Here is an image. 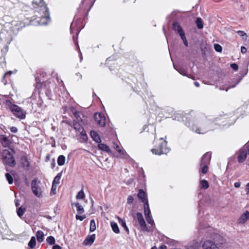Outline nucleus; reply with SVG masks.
I'll use <instances>...</instances> for the list:
<instances>
[{
  "mask_svg": "<svg viewBox=\"0 0 249 249\" xmlns=\"http://www.w3.org/2000/svg\"><path fill=\"white\" fill-rule=\"evenodd\" d=\"M6 105L15 116L20 119L25 118L26 112L21 107L16 105L12 104L10 101H7Z\"/></svg>",
  "mask_w": 249,
  "mask_h": 249,
  "instance_id": "f257e3e1",
  "label": "nucleus"
},
{
  "mask_svg": "<svg viewBox=\"0 0 249 249\" xmlns=\"http://www.w3.org/2000/svg\"><path fill=\"white\" fill-rule=\"evenodd\" d=\"M1 155L4 163L8 164L11 167H13L15 165V160L14 159L13 155L8 150H3Z\"/></svg>",
  "mask_w": 249,
  "mask_h": 249,
  "instance_id": "f03ea898",
  "label": "nucleus"
},
{
  "mask_svg": "<svg viewBox=\"0 0 249 249\" xmlns=\"http://www.w3.org/2000/svg\"><path fill=\"white\" fill-rule=\"evenodd\" d=\"M40 182L36 179H34L31 183L32 190L33 194L38 197L42 196V190L39 186Z\"/></svg>",
  "mask_w": 249,
  "mask_h": 249,
  "instance_id": "7ed1b4c3",
  "label": "nucleus"
},
{
  "mask_svg": "<svg viewBox=\"0 0 249 249\" xmlns=\"http://www.w3.org/2000/svg\"><path fill=\"white\" fill-rule=\"evenodd\" d=\"M74 129L81 135L84 140L87 139V136L82 126L77 122L74 121L72 124Z\"/></svg>",
  "mask_w": 249,
  "mask_h": 249,
  "instance_id": "20e7f679",
  "label": "nucleus"
},
{
  "mask_svg": "<svg viewBox=\"0 0 249 249\" xmlns=\"http://www.w3.org/2000/svg\"><path fill=\"white\" fill-rule=\"evenodd\" d=\"M94 119L96 123L101 126H104L106 124V118L104 114L100 113H96L94 115Z\"/></svg>",
  "mask_w": 249,
  "mask_h": 249,
  "instance_id": "39448f33",
  "label": "nucleus"
},
{
  "mask_svg": "<svg viewBox=\"0 0 249 249\" xmlns=\"http://www.w3.org/2000/svg\"><path fill=\"white\" fill-rule=\"evenodd\" d=\"M136 218L137 219L139 225L141 227L142 229L144 231H147V228L146 227V225L142 214L140 213H137L136 214Z\"/></svg>",
  "mask_w": 249,
  "mask_h": 249,
  "instance_id": "423d86ee",
  "label": "nucleus"
},
{
  "mask_svg": "<svg viewBox=\"0 0 249 249\" xmlns=\"http://www.w3.org/2000/svg\"><path fill=\"white\" fill-rule=\"evenodd\" d=\"M248 153L247 150L243 149H241L237 157L238 161L239 163L243 162L247 159Z\"/></svg>",
  "mask_w": 249,
  "mask_h": 249,
  "instance_id": "0eeeda50",
  "label": "nucleus"
},
{
  "mask_svg": "<svg viewBox=\"0 0 249 249\" xmlns=\"http://www.w3.org/2000/svg\"><path fill=\"white\" fill-rule=\"evenodd\" d=\"M113 147L118 152L121 158H125L127 157V155L125 152L117 143L113 142Z\"/></svg>",
  "mask_w": 249,
  "mask_h": 249,
  "instance_id": "6e6552de",
  "label": "nucleus"
},
{
  "mask_svg": "<svg viewBox=\"0 0 249 249\" xmlns=\"http://www.w3.org/2000/svg\"><path fill=\"white\" fill-rule=\"evenodd\" d=\"M249 220V212L246 211L244 213L238 220V222L239 224H244L247 220Z\"/></svg>",
  "mask_w": 249,
  "mask_h": 249,
  "instance_id": "1a4fd4ad",
  "label": "nucleus"
},
{
  "mask_svg": "<svg viewBox=\"0 0 249 249\" xmlns=\"http://www.w3.org/2000/svg\"><path fill=\"white\" fill-rule=\"evenodd\" d=\"M95 239V235L93 234L91 235H88L83 242L85 246H90L92 244Z\"/></svg>",
  "mask_w": 249,
  "mask_h": 249,
  "instance_id": "9d476101",
  "label": "nucleus"
},
{
  "mask_svg": "<svg viewBox=\"0 0 249 249\" xmlns=\"http://www.w3.org/2000/svg\"><path fill=\"white\" fill-rule=\"evenodd\" d=\"M0 142L5 147H9L11 144V141L5 135H0Z\"/></svg>",
  "mask_w": 249,
  "mask_h": 249,
  "instance_id": "9b49d317",
  "label": "nucleus"
},
{
  "mask_svg": "<svg viewBox=\"0 0 249 249\" xmlns=\"http://www.w3.org/2000/svg\"><path fill=\"white\" fill-rule=\"evenodd\" d=\"M151 152L153 154H155V155H161L163 154H166V149L165 148L161 147V148H154L152 149L151 150Z\"/></svg>",
  "mask_w": 249,
  "mask_h": 249,
  "instance_id": "f8f14e48",
  "label": "nucleus"
},
{
  "mask_svg": "<svg viewBox=\"0 0 249 249\" xmlns=\"http://www.w3.org/2000/svg\"><path fill=\"white\" fill-rule=\"evenodd\" d=\"M173 28L175 31L177 32L179 34L180 36H181L182 35H185L182 28L178 23H174L173 24Z\"/></svg>",
  "mask_w": 249,
  "mask_h": 249,
  "instance_id": "ddd939ff",
  "label": "nucleus"
},
{
  "mask_svg": "<svg viewBox=\"0 0 249 249\" xmlns=\"http://www.w3.org/2000/svg\"><path fill=\"white\" fill-rule=\"evenodd\" d=\"M138 197L140 199L142 200V202H144V204L146 201H148L146 194L142 189L139 190V192L138 194Z\"/></svg>",
  "mask_w": 249,
  "mask_h": 249,
  "instance_id": "4468645a",
  "label": "nucleus"
},
{
  "mask_svg": "<svg viewBox=\"0 0 249 249\" xmlns=\"http://www.w3.org/2000/svg\"><path fill=\"white\" fill-rule=\"evenodd\" d=\"M215 246V243L210 241H206L202 245L203 249H213Z\"/></svg>",
  "mask_w": 249,
  "mask_h": 249,
  "instance_id": "2eb2a0df",
  "label": "nucleus"
},
{
  "mask_svg": "<svg viewBox=\"0 0 249 249\" xmlns=\"http://www.w3.org/2000/svg\"><path fill=\"white\" fill-rule=\"evenodd\" d=\"M98 147L99 149L108 153H110L111 152V151L108 146L104 143H101V142H99Z\"/></svg>",
  "mask_w": 249,
  "mask_h": 249,
  "instance_id": "dca6fc26",
  "label": "nucleus"
},
{
  "mask_svg": "<svg viewBox=\"0 0 249 249\" xmlns=\"http://www.w3.org/2000/svg\"><path fill=\"white\" fill-rule=\"evenodd\" d=\"M211 160V154L209 153L205 154L202 159L201 164H206L210 162Z\"/></svg>",
  "mask_w": 249,
  "mask_h": 249,
  "instance_id": "f3484780",
  "label": "nucleus"
},
{
  "mask_svg": "<svg viewBox=\"0 0 249 249\" xmlns=\"http://www.w3.org/2000/svg\"><path fill=\"white\" fill-rule=\"evenodd\" d=\"M72 205L75 207L78 213L81 214L84 212L83 207L79 202L72 203Z\"/></svg>",
  "mask_w": 249,
  "mask_h": 249,
  "instance_id": "a211bd4d",
  "label": "nucleus"
},
{
  "mask_svg": "<svg viewBox=\"0 0 249 249\" xmlns=\"http://www.w3.org/2000/svg\"><path fill=\"white\" fill-rule=\"evenodd\" d=\"M90 136L92 139L96 142L99 143L101 142L100 137L95 131H91Z\"/></svg>",
  "mask_w": 249,
  "mask_h": 249,
  "instance_id": "6ab92c4d",
  "label": "nucleus"
},
{
  "mask_svg": "<svg viewBox=\"0 0 249 249\" xmlns=\"http://www.w3.org/2000/svg\"><path fill=\"white\" fill-rule=\"evenodd\" d=\"M144 212L145 216L151 215V212L148 201H146L145 203L144 204Z\"/></svg>",
  "mask_w": 249,
  "mask_h": 249,
  "instance_id": "aec40b11",
  "label": "nucleus"
},
{
  "mask_svg": "<svg viewBox=\"0 0 249 249\" xmlns=\"http://www.w3.org/2000/svg\"><path fill=\"white\" fill-rule=\"evenodd\" d=\"M21 163L23 167H28L29 166V162L26 156H22L20 159Z\"/></svg>",
  "mask_w": 249,
  "mask_h": 249,
  "instance_id": "412c9836",
  "label": "nucleus"
},
{
  "mask_svg": "<svg viewBox=\"0 0 249 249\" xmlns=\"http://www.w3.org/2000/svg\"><path fill=\"white\" fill-rule=\"evenodd\" d=\"M37 240L39 242H41L43 240L44 233L41 231H38L36 233Z\"/></svg>",
  "mask_w": 249,
  "mask_h": 249,
  "instance_id": "4be33fe9",
  "label": "nucleus"
},
{
  "mask_svg": "<svg viewBox=\"0 0 249 249\" xmlns=\"http://www.w3.org/2000/svg\"><path fill=\"white\" fill-rule=\"evenodd\" d=\"M110 225L113 231L116 233H119L120 230L116 223L114 222H110Z\"/></svg>",
  "mask_w": 249,
  "mask_h": 249,
  "instance_id": "5701e85b",
  "label": "nucleus"
},
{
  "mask_svg": "<svg viewBox=\"0 0 249 249\" xmlns=\"http://www.w3.org/2000/svg\"><path fill=\"white\" fill-rule=\"evenodd\" d=\"M65 162V157L63 155H60L57 159V163L59 165L62 166L64 164Z\"/></svg>",
  "mask_w": 249,
  "mask_h": 249,
  "instance_id": "b1692460",
  "label": "nucleus"
},
{
  "mask_svg": "<svg viewBox=\"0 0 249 249\" xmlns=\"http://www.w3.org/2000/svg\"><path fill=\"white\" fill-rule=\"evenodd\" d=\"M36 245V241L35 237L33 236L29 242L28 243V246L31 248H34Z\"/></svg>",
  "mask_w": 249,
  "mask_h": 249,
  "instance_id": "393cba45",
  "label": "nucleus"
},
{
  "mask_svg": "<svg viewBox=\"0 0 249 249\" xmlns=\"http://www.w3.org/2000/svg\"><path fill=\"white\" fill-rule=\"evenodd\" d=\"M117 218L118 219V222L120 223V224L121 225L122 227H123L127 231H128V228L126 225L125 220L121 219L119 217H117Z\"/></svg>",
  "mask_w": 249,
  "mask_h": 249,
  "instance_id": "a878e982",
  "label": "nucleus"
},
{
  "mask_svg": "<svg viewBox=\"0 0 249 249\" xmlns=\"http://www.w3.org/2000/svg\"><path fill=\"white\" fill-rule=\"evenodd\" d=\"M85 195L83 190L80 191L76 195V198L77 199H83L85 198Z\"/></svg>",
  "mask_w": 249,
  "mask_h": 249,
  "instance_id": "bb28decb",
  "label": "nucleus"
},
{
  "mask_svg": "<svg viewBox=\"0 0 249 249\" xmlns=\"http://www.w3.org/2000/svg\"><path fill=\"white\" fill-rule=\"evenodd\" d=\"M196 23L198 29H202L203 27L202 20L201 18H198L196 19Z\"/></svg>",
  "mask_w": 249,
  "mask_h": 249,
  "instance_id": "cd10ccee",
  "label": "nucleus"
},
{
  "mask_svg": "<svg viewBox=\"0 0 249 249\" xmlns=\"http://www.w3.org/2000/svg\"><path fill=\"white\" fill-rule=\"evenodd\" d=\"M96 230V224L95 221L92 219L90 221V229L89 230L91 232L94 231Z\"/></svg>",
  "mask_w": 249,
  "mask_h": 249,
  "instance_id": "c85d7f7f",
  "label": "nucleus"
},
{
  "mask_svg": "<svg viewBox=\"0 0 249 249\" xmlns=\"http://www.w3.org/2000/svg\"><path fill=\"white\" fill-rule=\"evenodd\" d=\"M61 178V175L58 174L54 178L53 184L57 185L59 183L60 179Z\"/></svg>",
  "mask_w": 249,
  "mask_h": 249,
  "instance_id": "c756f323",
  "label": "nucleus"
},
{
  "mask_svg": "<svg viewBox=\"0 0 249 249\" xmlns=\"http://www.w3.org/2000/svg\"><path fill=\"white\" fill-rule=\"evenodd\" d=\"M200 185L201 187L204 189H207L209 187V183L206 180H202L200 181Z\"/></svg>",
  "mask_w": 249,
  "mask_h": 249,
  "instance_id": "7c9ffc66",
  "label": "nucleus"
},
{
  "mask_svg": "<svg viewBox=\"0 0 249 249\" xmlns=\"http://www.w3.org/2000/svg\"><path fill=\"white\" fill-rule=\"evenodd\" d=\"M46 240L50 245H54L55 244V239L52 236L48 237Z\"/></svg>",
  "mask_w": 249,
  "mask_h": 249,
  "instance_id": "2f4dec72",
  "label": "nucleus"
},
{
  "mask_svg": "<svg viewBox=\"0 0 249 249\" xmlns=\"http://www.w3.org/2000/svg\"><path fill=\"white\" fill-rule=\"evenodd\" d=\"M5 177L7 180V181H8L9 183V184H12L13 182V178H12V177L11 176V175L9 174V173H6L5 174Z\"/></svg>",
  "mask_w": 249,
  "mask_h": 249,
  "instance_id": "473e14b6",
  "label": "nucleus"
},
{
  "mask_svg": "<svg viewBox=\"0 0 249 249\" xmlns=\"http://www.w3.org/2000/svg\"><path fill=\"white\" fill-rule=\"evenodd\" d=\"M25 212V209H22L21 207L18 208L17 211L18 215L21 217L24 214Z\"/></svg>",
  "mask_w": 249,
  "mask_h": 249,
  "instance_id": "72a5a7b5",
  "label": "nucleus"
},
{
  "mask_svg": "<svg viewBox=\"0 0 249 249\" xmlns=\"http://www.w3.org/2000/svg\"><path fill=\"white\" fill-rule=\"evenodd\" d=\"M146 219L147 222L151 225L154 224V220H153L152 216L151 215L146 216Z\"/></svg>",
  "mask_w": 249,
  "mask_h": 249,
  "instance_id": "f704fd0d",
  "label": "nucleus"
},
{
  "mask_svg": "<svg viewBox=\"0 0 249 249\" xmlns=\"http://www.w3.org/2000/svg\"><path fill=\"white\" fill-rule=\"evenodd\" d=\"M214 48L216 52H221L222 51V47L218 44H214Z\"/></svg>",
  "mask_w": 249,
  "mask_h": 249,
  "instance_id": "c9c22d12",
  "label": "nucleus"
},
{
  "mask_svg": "<svg viewBox=\"0 0 249 249\" xmlns=\"http://www.w3.org/2000/svg\"><path fill=\"white\" fill-rule=\"evenodd\" d=\"M201 165H203V167L201 168V172L203 174H206L207 172L208 169L207 165H206V164H201Z\"/></svg>",
  "mask_w": 249,
  "mask_h": 249,
  "instance_id": "e433bc0d",
  "label": "nucleus"
},
{
  "mask_svg": "<svg viewBox=\"0 0 249 249\" xmlns=\"http://www.w3.org/2000/svg\"><path fill=\"white\" fill-rule=\"evenodd\" d=\"M180 37H181V39L182 40L184 45L186 46H188V44L187 39L185 37V35H182L181 36H180Z\"/></svg>",
  "mask_w": 249,
  "mask_h": 249,
  "instance_id": "4c0bfd02",
  "label": "nucleus"
},
{
  "mask_svg": "<svg viewBox=\"0 0 249 249\" xmlns=\"http://www.w3.org/2000/svg\"><path fill=\"white\" fill-rule=\"evenodd\" d=\"M44 8L45 9V17L47 19L50 20V17L49 15L48 9L46 6H45L44 7Z\"/></svg>",
  "mask_w": 249,
  "mask_h": 249,
  "instance_id": "58836bf2",
  "label": "nucleus"
},
{
  "mask_svg": "<svg viewBox=\"0 0 249 249\" xmlns=\"http://www.w3.org/2000/svg\"><path fill=\"white\" fill-rule=\"evenodd\" d=\"M86 218L85 215H79L77 214L76 215V219L77 220H79L80 221H82L83 219H84Z\"/></svg>",
  "mask_w": 249,
  "mask_h": 249,
  "instance_id": "ea45409f",
  "label": "nucleus"
},
{
  "mask_svg": "<svg viewBox=\"0 0 249 249\" xmlns=\"http://www.w3.org/2000/svg\"><path fill=\"white\" fill-rule=\"evenodd\" d=\"M57 185L55 184H53L52 189H51V193H53V194H55L56 190Z\"/></svg>",
  "mask_w": 249,
  "mask_h": 249,
  "instance_id": "a19ab883",
  "label": "nucleus"
},
{
  "mask_svg": "<svg viewBox=\"0 0 249 249\" xmlns=\"http://www.w3.org/2000/svg\"><path fill=\"white\" fill-rule=\"evenodd\" d=\"M127 203L129 204H131L133 202V197L131 196H129L127 198Z\"/></svg>",
  "mask_w": 249,
  "mask_h": 249,
  "instance_id": "79ce46f5",
  "label": "nucleus"
},
{
  "mask_svg": "<svg viewBox=\"0 0 249 249\" xmlns=\"http://www.w3.org/2000/svg\"><path fill=\"white\" fill-rule=\"evenodd\" d=\"M10 130L13 133H16L18 131V129L15 126H12L10 128Z\"/></svg>",
  "mask_w": 249,
  "mask_h": 249,
  "instance_id": "37998d69",
  "label": "nucleus"
},
{
  "mask_svg": "<svg viewBox=\"0 0 249 249\" xmlns=\"http://www.w3.org/2000/svg\"><path fill=\"white\" fill-rule=\"evenodd\" d=\"M231 66L233 69L235 70H236L238 69V66L235 63L231 64Z\"/></svg>",
  "mask_w": 249,
  "mask_h": 249,
  "instance_id": "c03bdc74",
  "label": "nucleus"
},
{
  "mask_svg": "<svg viewBox=\"0 0 249 249\" xmlns=\"http://www.w3.org/2000/svg\"><path fill=\"white\" fill-rule=\"evenodd\" d=\"M241 185V183L240 182H236L234 184V186L235 188H239Z\"/></svg>",
  "mask_w": 249,
  "mask_h": 249,
  "instance_id": "a18cd8bd",
  "label": "nucleus"
},
{
  "mask_svg": "<svg viewBox=\"0 0 249 249\" xmlns=\"http://www.w3.org/2000/svg\"><path fill=\"white\" fill-rule=\"evenodd\" d=\"M241 52L243 53H245L247 52V49L245 47H242L241 48Z\"/></svg>",
  "mask_w": 249,
  "mask_h": 249,
  "instance_id": "49530a36",
  "label": "nucleus"
},
{
  "mask_svg": "<svg viewBox=\"0 0 249 249\" xmlns=\"http://www.w3.org/2000/svg\"><path fill=\"white\" fill-rule=\"evenodd\" d=\"M247 194H249V182L247 184L246 186Z\"/></svg>",
  "mask_w": 249,
  "mask_h": 249,
  "instance_id": "de8ad7c7",
  "label": "nucleus"
},
{
  "mask_svg": "<svg viewBox=\"0 0 249 249\" xmlns=\"http://www.w3.org/2000/svg\"><path fill=\"white\" fill-rule=\"evenodd\" d=\"M53 249H61V248L58 245H54L53 247Z\"/></svg>",
  "mask_w": 249,
  "mask_h": 249,
  "instance_id": "09e8293b",
  "label": "nucleus"
},
{
  "mask_svg": "<svg viewBox=\"0 0 249 249\" xmlns=\"http://www.w3.org/2000/svg\"><path fill=\"white\" fill-rule=\"evenodd\" d=\"M74 115L75 116V117L76 118H78V117H79V113H78L77 111H75V112L74 113Z\"/></svg>",
  "mask_w": 249,
  "mask_h": 249,
  "instance_id": "8fccbe9b",
  "label": "nucleus"
},
{
  "mask_svg": "<svg viewBox=\"0 0 249 249\" xmlns=\"http://www.w3.org/2000/svg\"><path fill=\"white\" fill-rule=\"evenodd\" d=\"M196 132L198 133V134H203L205 132H201L200 131V129H197L196 130Z\"/></svg>",
  "mask_w": 249,
  "mask_h": 249,
  "instance_id": "3c124183",
  "label": "nucleus"
},
{
  "mask_svg": "<svg viewBox=\"0 0 249 249\" xmlns=\"http://www.w3.org/2000/svg\"><path fill=\"white\" fill-rule=\"evenodd\" d=\"M167 249V247L165 245H162L159 248V249Z\"/></svg>",
  "mask_w": 249,
  "mask_h": 249,
  "instance_id": "603ef678",
  "label": "nucleus"
},
{
  "mask_svg": "<svg viewBox=\"0 0 249 249\" xmlns=\"http://www.w3.org/2000/svg\"><path fill=\"white\" fill-rule=\"evenodd\" d=\"M180 74L186 75V72L184 71H179Z\"/></svg>",
  "mask_w": 249,
  "mask_h": 249,
  "instance_id": "864d4df0",
  "label": "nucleus"
},
{
  "mask_svg": "<svg viewBox=\"0 0 249 249\" xmlns=\"http://www.w3.org/2000/svg\"><path fill=\"white\" fill-rule=\"evenodd\" d=\"M195 85L196 87H198L199 86V84L197 82H195Z\"/></svg>",
  "mask_w": 249,
  "mask_h": 249,
  "instance_id": "5fc2aeb1",
  "label": "nucleus"
},
{
  "mask_svg": "<svg viewBox=\"0 0 249 249\" xmlns=\"http://www.w3.org/2000/svg\"><path fill=\"white\" fill-rule=\"evenodd\" d=\"M166 143H167L166 141L165 140H164V141H163V144H163V145H164V146H166Z\"/></svg>",
  "mask_w": 249,
  "mask_h": 249,
  "instance_id": "6e6d98bb",
  "label": "nucleus"
},
{
  "mask_svg": "<svg viewBox=\"0 0 249 249\" xmlns=\"http://www.w3.org/2000/svg\"><path fill=\"white\" fill-rule=\"evenodd\" d=\"M12 73V71H9V72H7V73H6L5 74V75H6V74H11Z\"/></svg>",
  "mask_w": 249,
  "mask_h": 249,
  "instance_id": "4d7b16f0",
  "label": "nucleus"
},
{
  "mask_svg": "<svg viewBox=\"0 0 249 249\" xmlns=\"http://www.w3.org/2000/svg\"><path fill=\"white\" fill-rule=\"evenodd\" d=\"M239 33H241L240 35L241 36H243L244 35V32H242V31H239Z\"/></svg>",
  "mask_w": 249,
  "mask_h": 249,
  "instance_id": "13d9d810",
  "label": "nucleus"
},
{
  "mask_svg": "<svg viewBox=\"0 0 249 249\" xmlns=\"http://www.w3.org/2000/svg\"><path fill=\"white\" fill-rule=\"evenodd\" d=\"M213 249H218V248L217 247V246L215 245V246L213 247Z\"/></svg>",
  "mask_w": 249,
  "mask_h": 249,
  "instance_id": "bf43d9fd",
  "label": "nucleus"
},
{
  "mask_svg": "<svg viewBox=\"0 0 249 249\" xmlns=\"http://www.w3.org/2000/svg\"><path fill=\"white\" fill-rule=\"evenodd\" d=\"M151 249H157L156 247H153L151 248Z\"/></svg>",
  "mask_w": 249,
  "mask_h": 249,
  "instance_id": "052dcab7",
  "label": "nucleus"
}]
</instances>
